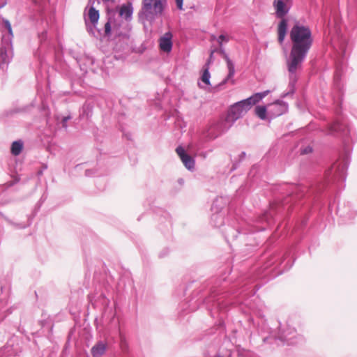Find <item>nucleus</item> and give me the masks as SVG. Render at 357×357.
<instances>
[{"mask_svg":"<svg viewBox=\"0 0 357 357\" xmlns=\"http://www.w3.org/2000/svg\"><path fill=\"white\" fill-rule=\"evenodd\" d=\"M289 38L291 47L287 66L289 73L293 76L301 68L302 63L312 46L313 36L308 26L296 21L289 31Z\"/></svg>","mask_w":357,"mask_h":357,"instance_id":"f257e3e1","label":"nucleus"},{"mask_svg":"<svg viewBox=\"0 0 357 357\" xmlns=\"http://www.w3.org/2000/svg\"><path fill=\"white\" fill-rule=\"evenodd\" d=\"M167 3L166 0H142L139 19L152 22L155 17L162 14Z\"/></svg>","mask_w":357,"mask_h":357,"instance_id":"f03ea898","label":"nucleus"},{"mask_svg":"<svg viewBox=\"0 0 357 357\" xmlns=\"http://www.w3.org/2000/svg\"><path fill=\"white\" fill-rule=\"evenodd\" d=\"M287 0H275L273 1V6L275 9V14L278 17L282 18L281 21L278 25V40L282 45L284 40L287 29V21L284 18V15L288 13L289 8L287 6Z\"/></svg>","mask_w":357,"mask_h":357,"instance_id":"7ed1b4c3","label":"nucleus"},{"mask_svg":"<svg viewBox=\"0 0 357 357\" xmlns=\"http://www.w3.org/2000/svg\"><path fill=\"white\" fill-rule=\"evenodd\" d=\"M250 109V105L247 104L245 100L239 101L229 107L225 120L227 122L234 123L245 115Z\"/></svg>","mask_w":357,"mask_h":357,"instance_id":"20e7f679","label":"nucleus"},{"mask_svg":"<svg viewBox=\"0 0 357 357\" xmlns=\"http://www.w3.org/2000/svg\"><path fill=\"white\" fill-rule=\"evenodd\" d=\"M176 152L186 168L191 169L194 167L195 160L191 156L185 153L184 149L182 146H178L176 149Z\"/></svg>","mask_w":357,"mask_h":357,"instance_id":"39448f33","label":"nucleus"},{"mask_svg":"<svg viewBox=\"0 0 357 357\" xmlns=\"http://www.w3.org/2000/svg\"><path fill=\"white\" fill-rule=\"evenodd\" d=\"M172 34L170 32L165 33L159 40V46L162 51L169 52L172 48Z\"/></svg>","mask_w":357,"mask_h":357,"instance_id":"423d86ee","label":"nucleus"},{"mask_svg":"<svg viewBox=\"0 0 357 357\" xmlns=\"http://www.w3.org/2000/svg\"><path fill=\"white\" fill-rule=\"evenodd\" d=\"M132 12V6L130 2L123 4L119 8V15L126 20H129L131 18Z\"/></svg>","mask_w":357,"mask_h":357,"instance_id":"0eeeda50","label":"nucleus"},{"mask_svg":"<svg viewBox=\"0 0 357 357\" xmlns=\"http://www.w3.org/2000/svg\"><path fill=\"white\" fill-rule=\"evenodd\" d=\"M106 349L107 344L98 342L91 348V354L93 357H101L105 353Z\"/></svg>","mask_w":357,"mask_h":357,"instance_id":"6e6552de","label":"nucleus"},{"mask_svg":"<svg viewBox=\"0 0 357 357\" xmlns=\"http://www.w3.org/2000/svg\"><path fill=\"white\" fill-rule=\"evenodd\" d=\"M269 92L270 91L268 90H267V91H265L261 93H255L251 97L245 99V101L247 102V104L250 105V107L251 108L252 107V105L257 104L261 100H262L264 97H266L269 93Z\"/></svg>","mask_w":357,"mask_h":357,"instance_id":"1a4fd4ad","label":"nucleus"},{"mask_svg":"<svg viewBox=\"0 0 357 357\" xmlns=\"http://www.w3.org/2000/svg\"><path fill=\"white\" fill-rule=\"evenodd\" d=\"M215 50H212L211 52V54H210V59L212 58V56L213 54V53L215 52ZM211 61V59H209L207 62V63H206L205 66H204V72H203V74H202V81L203 82H204L207 85H209L210 84V81H209V78H210V73H209V71H208V65H209V63Z\"/></svg>","mask_w":357,"mask_h":357,"instance_id":"9d476101","label":"nucleus"},{"mask_svg":"<svg viewBox=\"0 0 357 357\" xmlns=\"http://www.w3.org/2000/svg\"><path fill=\"white\" fill-rule=\"evenodd\" d=\"M88 17L89 20L93 25H96L99 20V13L97 10L94 8L93 6H91L88 11Z\"/></svg>","mask_w":357,"mask_h":357,"instance_id":"9b49d317","label":"nucleus"},{"mask_svg":"<svg viewBox=\"0 0 357 357\" xmlns=\"http://www.w3.org/2000/svg\"><path fill=\"white\" fill-rule=\"evenodd\" d=\"M23 149V143L21 141H15L13 142L11 145V153L13 155H18L22 152V150Z\"/></svg>","mask_w":357,"mask_h":357,"instance_id":"f8f14e48","label":"nucleus"},{"mask_svg":"<svg viewBox=\"0 0 357 357\" xmlns=\"http://www.w3.org/2000/svg\"><path fill=\"white\" fill-rule=\"evenodd\" d=\"M275 106L277 107V109L273 115L278 116L282 114L287 109L285 103L282 101L277 100L274 102Z\"/></svg>","mask_w":357,"mask_h":357,"instance_id":"ddd939ff","label":"nucleus"},{"mask_svg":"<svg viewBox=\"0 0 357 357\" xmlns=\"http://www.w3.org/2000/svg\"><path fill=\"white\" fill-rule=\"evenodd\" d=\"M225 60L227 61V68H228V70H229V73H228L227 79H229L231 77H233V76L234 75V73H235L234 66L233 63L231 62V61L227 57V56H225Z\"/></svg>","mask_w":357,"mask_h":357,"instance_id":"4468645a","label":"nucleus"},{"mask_svg":"<svg viewBox=\"0 0 357 357\" xmlns=\"http://www.w3.org/2000/svg\"><path fill=\"white\" fill-rule=\"evenodd\" d=\"M255 114L261 119L266 118V108L265 106H257L255 107Z\"/></svg>","mask_w":357,"mask_h":357,"instance_id":"2eb2a0df","label":"nucleus"},{"mask_svg":"<svg viewBox=\"0 0 357 357\" xmlns=\"http://www.w3.org/2000/svg\"><path fill=\"white\" fill-rule=\"evenodd\" d=\"M229 40V37L227 35L221 34L218 38V42L220 47L221 48L223 42L227 43Z\"/></svg>","mask_w":357,"mask_h":357,"instance_id":"dca6fc26","label":"nucleus"},{"mask_svg":"<svg viewBox=\"0 0 357 357\" xmlns=\"http://www.w3.org/2000/svg\"><path fill=\"white\" fill-rule=\"evenodd\" d=\"M110 32H111L110 22H107L105 24V33L106 35H109V34H110Z\"/></svg>","mask_w":357,"mask_h":357,"instance_id":"f3484780","label":"nucleus"},{"mask_svg":"<svg viewBox=\"0 0 357 357\" xmlns=\"http://www.w3.org/2000/svg\"><path fill=\"white\" fill-rule=\"evenodd\" d=\"M312 151V148L310 146H307L305 149L301 150V154H307V153H311Z\"/></svg>","mask_w":357,"mask_h":357,"instance_id":"a211bd4d","label":"nucleus"},{"mask_svg":"<svg viewBox=\"0 0 357 357\" xmlns=\"http://www.w3.org/2000/svg\"><path fill=\"white\" fill-rule=\"evenodd\" d=\"M177 8L179 10H183V0H175Z\"/></svg>","mask_w":357,"mask_h":357,"instance_id":"6ab92c4d","label":"nucleus"},{"mask_svg":"<svg viewBox=\"0 0 357 357\" xmlns=\"http://www.w3.org/2000/svg\"><path fill=\"white\" fill-rule=\"evenodd\" d=\"M331 129H333L335 131L337 130V124L335 123V124L333 125L331 127Z\"/></svg>","mask_w":357,"mask_h":357,"instance_id":"aec40b11","label":"nucleus"},{"mask_svg":"<svg viewBox=\"0 0 357 357\" xmlns=\"http://www.w3.org/2000/svg\"><path fill=\"white\" fill-rule=\"evenodd\" d=\"M7 28H8V30L10 33H11L12 30H11V26H10V24L8 23V24L6 25Z\"/></svg>","mask_w":357,"mask_h":357,"instance_id":"412c9836","label":"nucleus"},{"mask_svg":"<svg viewBox=\"0 0 357 357\" xmlns=\"http://www.w3.org/2000/svg\"><path fill=\"white\" fill-rule=\"evenodd\" d=\"M103 1L105 2H108L110 0H102ZM89 2L92 3V5L94 3V1H92V0H89Z\"/></svg>","mask_w":357,"mask_h":357,"instance_id":"4be33fe9","label":"nucleus"},{"mask_svg":"<svg viewBox=\"0 0 357 357\" xmlns=\"http://www.w3.org/2000/svg\"><path fill=\"white\" fill-rule=\"evenodd\" d=\"M215 39V36H211V40H214Z\"/></svg>","mask_w":357,"mask_h":357,"instance_id":"5701e85b","label":"nucleus"}]
</instances>
